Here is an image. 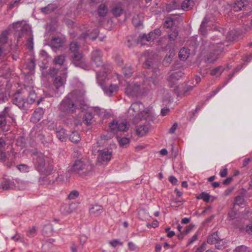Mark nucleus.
<instances>
[{
    "mask_svg": "<svg viewBox=\"0 0 252 252\" xmlns=\"http://www.w3.org/2000/svg\"><path fill=\"white\" fill-rule=\"evenodd\" d=\"M36 94L32 87H27L21 90L17 91L12 96L13 104L23 110H27L30 105L34 103Z\"/></svg>",
    "mask_w": 252,
    "mask_h": 252,
    "instance_id": "nucleus-1",
    "label": "nucleus"
},
{
    "mask_svg": "<svg viewBox=\"0 0 252 252\" xmlns=\"http://www.w3.org/2000/svg\"><path fill=\"white\" fill-rule=\"evenodd\" d=\"M84 103L83 96L80 92L73 91L62 100L60 105V109L63 112H71L75 111L76 109Z\"/></svg>",
    "mask_w": 252,
    "mask_h": 252,
    "instance_id": "nucleus-2",
    "label": "nucleus"
},
{
    "mask_svg": "<svg viewBox=\"0 0 252 252\" xmlns=\"http://www.w3.org/2000/svg\"><path fill=\"white\" fill-rule=\"evenodd\" d=\"M144 107L143 104L141 102H136L132 103L127 111L128 116L132 117L135 123H138L142 119H150V111L148 109L143 110Z\"/></svg>",
    "mask_w": 252,
    "mask_h": 252,
    "instance_id": "nucleus-3",
    "label": "nucleus"
},
{
    "mask_svg": "<svg viewBox=\"0 0 252 252\" xmlns=\"http://www.w3.org/2000/svg\"><path fill=\"white\" fill-rule=\"evenodd\" d=\"M96 76L98 84L106 95L111 96L113 93L118 91V87L117 85L107 83L108 80L107 73H104L101 75V73L98 72L96 73Z\"/></svg>",
    "mask_w": 252,
    "mask_h": 252,
    "instance_id": "nucleus-4",
    "label": "nucleus"
},
{
    "mask_svg": "<svg viewBox=\"0 0 252 252\" xmlns=\"http://www.w3.org/2000/svg\"><path fill=\"white\" fill-rule=\"evenodd\" d=\"M102 53L99 49H95L91 53V62L93 65H95L96 67L102 66L101 71H98L97 73H107L110 70V66L109 65L103 64V60L102 59Z\"/></svg>",
    "mask_w": 252,
    "mask_h": 252,
    "instance_id": "nucleus-5",
    "label": "nucleus"
},
{
    "mask_svg": "<svg viewBox=\"0 0 252 252\" xmlns=\"http://www.w3.org/2000/svg\"><path fill=\"white\" fill-rule=\"evenodd\" d=\"M92 169V166L87 160H76L72 166V170L80 175L85 176Z\"/></svg>",
    "mask_w": 252,
    "mask_h": 252,
    "instance_id": "nucleus-6",
    "label": "nucleus"
},
{
    "mask_svg": "<svg viewBox=\"0 0 252 252\" xmlns=\"http://www.w3.org/2000/svg\"><path fill=\"white\" fill-rule=\"evenodd\" d=\"M211 51L204 56L205 62L212 63L216 61L219 55L223 51L224 47L222 43L212 45L211 47Z\"/></svg>",
    "mask_w": 252,
    "mask_h": 252,
    "instance_id": "nucleus-7",
    "label": "nucleus"
},
{
    "mask_svg": "<svg viewBox=\"0 0 252 252\" xmlns=\"http://www.w3.org/2000/svg\"><path fill=\"white\" fill-rule=\"evenodd\" d=\"M33 162L36 169L39 172L46 171L48 170L45 167V159L43 154L41 152H36L32 156Z\"/></svg>",
    "mask_w": 252,
    "mask_h": 252,
    "instance_id": "nucleus-8",
    "label": "nucleus"
},
{
    "mask_svg": "<svg viewBox=\"0 0 252 252\" xmlns=\"http://www.w3.org/2000/svg\"><path fill=\"white\" fill-rule=\"evenodd\" d=\"M172 3L174 9H179L181 8L185 11L191 9L194 5L193 0H174Z\"/></svg>",
    "mask_w": 252,
    "mask_h": 252,
    "instance_id": "nucleus-9",
    "label": "nucleus"
},
{
    "mask_svg": "<svg viewBox=\"0 0 252 252\" xmlns=\"http://www.w3.org/2000/svg\"><path fill=\"white\" fill-rule=\"evenodd\" d=\"M66 75L67 73L64 71L63 73V76H57L54 81V85L56 88L55 92L58 95L63 94V92Z\"/></svg>",
    "mask_w": 252,
    "mask_h": 252,
    "instance_id": "nucleus-10",
    "label": "nucleus"
},
{
    "mask_svg": "<svg viewBox=\"0 0 252 252\" xmlns=\"http://www.w3.org/2000/svg\"><path fill=\"white\" fill-rule=\"evenodd\" d=\"M142 89L138 83H131L127 85L125 92L129 96H137L142 94Z\"/></svg>",
    "mask_w": 252,
    "mask_h": 252,
    "instance_id": "nucleus-11",
    "label": "nucleus"
},
{
    "mask_svg": "<svg viewBox=\"0 0 252 252\" xmlns=\"http://www.w3.org/2000/svg\"><path fill=\"white\" fill-rule=\"evenodd\" d=\"M109 127L111 130L114 132L117 130L126 131L128 129V124L126 122H117L113 121L109 124Z\"/></svg>",
    "mask_w": 252,
    "mask_h": 252,
    "instance_id": "nucleus-12",
    "label": "nucleus"
},
{
    "mask_svg": "<svg viewBox=\"0 0 252 252\" xmlns=\"http://www.w3.org/2000/svg\"><path fill=\"white\" fill-rule=\"evenodd\" d=\"M72 63L75 66L83 68L86 66L85 59L81 53H77L74 54L72 57Z\"/></svg>",
    "mask_w": 252,
    "mask_h": 252,
    "instance_id": "nucleus-13",
    "label": "nucleus"
},
{
    "mask_svg": "<svg viewBox=\"0 0 252 252\" xmlns=\"http://www.w3.org/2000/svg\"><path fill=\"white\" fill-rule=\"evenodd\" d=\"M159 77L157 74H154L150 77V79L144 81V88L147 89H153L158 84Z\"/></svg>",
    "mask_w": 252,
    "mask_h": 252,
    "instance_id": "nucleus-14",
    "label": "nucleus"
},
{
    "mask_svg": "<svg viewBox=\"0 0 252 252\" xmlns=\"http://www.w3.org/2000/svg\"><path fill=\"white\" fill-rule=\"evenodd\" d=\"M222 241V240L219 237L218 232L213 233L209 235L207 239V243L209 244H216V247L218 249H221L222 246L219 245V244Z\"/></svg>",
    "mask_w": 252,
    "mask_h": 252,
    "instance_id": "nucleus-15",
    "label": "nucleus"
},
{
    "mask_svg": "<svg viewBox=\"0 0 252 252\" xmlns=\"http://www.w3.org/2000/svg\"><path fill=\"white\" fill-rule=\"evenodd\" d=\"M98 160L101 162L109 161L112 158V152L108 150H98Z\"/></svg>",
    "mask_w": 252,
    "mask_h": 252,
    "instance_id": "nucleus-16",
    "label": "nucleus"
},
{
    "mask_svg": "<svg viewBox=\"0 0 252 252\" xmlns=\"http://www.w3.org/2000/svg\"><path fill=\"white\" fill-rule=\"evenodd\" d=\"M183 75L182 71H178L172 73L168 78V81L171 87L175 85Z\"/></svg>",
    "mask_w": 252,
    "mask_h": 252,
    "instance_id": "nucleus-17",
    "label": "nucleus"
},
{
    "mask_svg": "<svg viewBox=\"0 0 252 252\" xmlns=\"http://www.w3.org/2000/svg\"><path fill=\"white\" fill-rule=\"evenodd\" d=\"M32 32L31 27L26 24V21L23 23L21 30L18 35V38H20L23 37H27L28 36L32 35Z\"/></svg>",
    "mask_w": 252,
    "mask_h": 252,
    "instance_id": "nucleus-18",
    "label": "nucleus"
},
{
    "mask_svg": "<svg viewBox=\"0 0 252 252\" xmlns=\"http://www.w3.org/2000/svg\"><path fill=\"white\" fill-rule=\"evenodd\" d=\"M44 114V110L42 108L36 109L32 114L31 118V122L33 123L38 122L43 117Z\"/></svg>",
    "mask_w": 252,
    "mask_h": 252,
    "instance_id": "nucleus-19",
    "label": "nucleus"
},
{
    "mask_svg": "<svg viewBox=\"0 0 252 252\" xmlns=\"http://www.w3.org/2000/svg\"><path fill=\"white\" fill-rule=\"evenodd\" d=\"M103 212V207L98 204L91 205L89 209V213L91 215L97 217Z\"/></svg>",
    "mask_w": 252,
    "mask_h": 252,
    "instance_id": "nucleus-20",
    "label": "nucleus"
},
{
    "mask_svg": "<svg viewBox=\"0 0 252 252\" xmlns=\"http://www.w3.org/2000/svg\"><path fill=\"white\" fill-rule=\"evenodd\" d=\"M10 154L8 153H6L0 149V161L5 162L7 160L5 164L8 167H11L13 164V161L12 160H9L8 158Z\"/></svg>",
    "mask_w": 252,
    "mask_h": 252,
    "instance_id": "nucleus-21",
    "label": "nucleus"
},
{
    "mask_svg": "<svg viewBox=\"0 0 252 252\" xmlns=\"http://www.w3.org/2000/svg\"><path fill=\"white\" fill-rule=\"evenodd\" d=\"M149 129V124L147 123L143 125L138 126L136 128V132L139 136H143L148 132Z\"/></svg>",
    "mask_w": 252,
    "mask_h": 252,
    "instance_id": "nucleus-22",
    "label": "nucleus"
},
{
    "mask_svg": "<svg viewBox=\"0 0 252 252\" xmlns=\"http://www.w3.org/2000/svg\"><path fill=\"white\" fill-rule=\"evenodd\" d=\"M63 44V40L60 37H53L51 41V47L52 49L56 51L57 49L61 47Z\"/></svg>",
    "mask_w": 252,
    "mask_h": 252,
    "instance_id": "nucleus-23",
    "label": "nucleus"
},
{
    "mask_svg": "<svg viewBox=\"0 0 252 252\" xmlns=\"http://www.w3.org/2000/svg\"><path fill=\"white\" fill-rule=\"evenodd\" d=\"M123 4L121 2H119L114 5L112 9V13L115 17L120 16L123 11Z\"/></svg>",
    "mask_w": 252,
    "mask_h": 252,
    "instance_id": "nucleus-24",
    "label": "nucleus"
},
{
    "mask_svg": "<svg viewBox=\"0 0 252 252\" xmlns=\"http://www.w3.org/2000/svg\"><path fill=\"white\" fill-rule=\"evenodd\" d=\"M99 30L97 29H94L91 34H94L92 35L88 33H84L80 37V39H90L92 40H95L98 35Z\"/></svg>",
    "mask_w": 252,
    "mask_h": 252,
    "instance_id": "nucleus-25",
    "label": "nucleus"
},
{
    "mask_svg": "<svg viewBox=\"0 0 252 252\" xmlns=\"http://www.w3.org/2000/svg\"><path fill=\"white\" fill-rule=\"evenodd\" d=\"M74 205L75 204L73 203L63 204L60 209L61 212L64 215L72 212L75 209V208L73 207L72 206Z\"/></svg>",
    "mask_w": 252,
    "mask_h": 252,
    "instance_id": "nucleus-26",
    "label": "nucleus"
},
{
    "mask_svg": "<svg viewBox=\"0 0 252 252\" xmlns=\"http://www.w3.org/2000/svg\"><path fill=\"white\" fill-rule=\"evenodd\" d=\"M53 228L51 224H47L44 225L42 230V235L45 237H49L53 234Z\"/></svg>",
    "mask_w": 252,
    "mask_h": 252,
    "instance_id": "nucleus-27",
    "label": "nucleus"
},
{
    "mask_svg": "<svg viewBox=\"0 0 252 252\" xmlns=\"http://www.w3.org/2000/svg\"><path fill=\"white\" fill-rule=\"evenodd\" d=\"M57 137L61 142L65 141L67 139V134L66 133L65 130L61 128L59 130L56 131Z\"/></svg>",
    "mask_w": 252,
    "mask_h": 252,
    "instance_id": "nucleus-28",
    "label": "nucleus"
},
{
    "mask_svg": "<svg viewBox=\"0 0 252 252\" xmlns=\"http://www.w3.org/2000/svg\"><path fill=\"white\" fill-rule=\"evenodd\" d=\"M108 11L107 6L104 3L100 4L97 8V13L99 16L105 17Z\"/></svg>",
    "mask_w": 252,
    "mask_h": 252,
    "instance_id": "nucleus-29",
    "label": "nucleus"
},
{
    "mask_svg": "<svg viewBox=\"0 0 252 252\" xmlns=\"http://www.w3.org/2000/svg\"><path fill=\"white\" fill-rule=\"evenodd\" d=\"M57 8V6L53 3H50L47 6L42 7L40 9L41 12L45 14H48L53 12Z\"/></svg>",
    "mask_w": 252,
    "mask_h": 252,
    "instance_id": "nucleus-30",
    "label": "nucleus"
},
{
    "mask_svg": "<svg viewBox=\"0 0 252 252\" xmlns=\"http://www.w3.org/2000/svg\"><path fill=\"white\" fill-rule=\"evenodd\" d=\"M94 117L92 113L88 112L85 113L83 118V122L86 125L89 126L91 125L93 121Z\"/></svg>",
    "mask_w": 252,
    "mask_h": 252,
    "instance_id": "nucleus-31",
    "label": "nucleus"
},
{
    "mask_svg": "<svg viewBox=\"0 0 252 252\" xmlns=\"http://www.w3.org/2000/svg\"><path fill=\"white\" fill-rule=\"evenodd\" d=\"M189 50L184 47L180 50L179 53V57L181 60L184 61L189 57Z\"/></svg>",
    "mask_w": 252,
    "mask_h": 252,
    "instance_id": "nucleus-32",
    "label": "nucleus"
},
{
    "mask_svg": "<svg viewBox=\"0 0 252 252\" xmlns=\"http://www.w3.org/2000/svg\"><path fill=\"white\" fill-rule=\"evenodd\" d=\"M247 2L244 0H237L234 6V10L236 11L242 10L246 5Z\"/></svg>",
    "mask_w": 252,
    "mask_h": 252,
    "instance_id": "nucleus-33",
    "label": "nucleus"
},
{
    "mask_svg": "<svg viewBox=\"0 0 252 252\" xmlns=\"http://www.w3.org/2000/svg\"><path fill=\"white\" fill-rule=\"evenodd\" d=\"M69 139L70 141L74 143H78L81 140L80 135L76 131H73L69 135Z\"/></svg>",
    "mask_w": 252,
    "mask_h": 252,
    "instance_id": "nucleus-34",
    "label": "nucleus"
},
{
    "mask_svg": "<svg viewBox=\"0 0 252 252\" xmlns=\"http://www.w3.org/2000/svg\"><path fill=\"white\" fill-rule=\"evenodd\" d=\"M65 56L63 55L56 56L54 57V63L56 65H63L65 61Z\"/></svg>",
    "mask_w": 252,
    "mask_h": 252,
    "instance_id": "nucleus-35",
    "label": "nucleus"
},
{
    "mask_svg": "<svg viewBox=\"0 0 252 252\" xmlns=\"http://www.w3.org/2000/svg\"><path fill=\"white\" fill-rule=\"evenodd\" d=\"M154 63V57L152 54V52L151 54L147 57L146 60L145 62L144 66L146 68H149L152 67Z\"/></svg>",
    "mask_w": 252,
    "mask_h": 252,
    "instance_id": "nucleus-36",
    "label": "nucleus"
},
{
    "mask_svg": "<svg viewBox=\"0 0 252 252\" xmlns=\"http://www.w3.org/2000/svg\"><path fill=\"white\" fill-rule=\"evenodd\" d=\"M117 140L120 146L123 148L127 147L130 142L129 139L126 137L120 138L117 137Z\"/></svg>",
    "mask_w": 252,
    "mask_h": 252,
    "instance_id": "nucleus-37",
    "label": "nucleus"
},
{
    "mask_svg": "<svg viewBox=\"0 0 252 252\" xmlns=\"http://www.w3.org/2000/svg\"><path fill=\"white\" fill-rule=\"evenodd\" d=\"M35 66V60L34 58H30L26 63V68H28L30 72H32L34 70Z\"/></svg>",
    "mask_w": 252,
    "mask_h": 252,
    "instance_id": "nucleus-38",
    "label": "nucleus"
},
{
    "mask_svg": "<svg viewBox=\"0 0 252 252\" xmlns=\"http://www.w3.org/2000/svg\"><path fill=\"white\" fill-rule=\"evenodd\" d=\"M8 33V31H5L0 35V46L1 47L7 42Z\"/></svg>",
    "mask_w": 252,
    "mask_h": 252,
    "instance_id": "nucleus-39",
    "label": "nucleus"
},
{
    "mask_svg": "<svg viewBox=\"0 0 252 252\" xmlns=\"http://www.w3.org/2000/svg\"><path fill=\"white\" fill-rule=\"evenodd\" d=\"M56 174L57 176L55 179L56 181L58 183H62L65 181V180H67V176L66 175V174L63 172H60L58 173H56Z\"/></svg>",
    "mask_w": 252,
    "mask_h": 252,
    "instance_id": "nucleus-40",
    "label": "nucleus"
},
{
    "mask_svg": "<svg viewBox=\"0 0 252 252\" xmlns=\"http://www.w3.org/2000/svg\"><path fill=\"white\" fill-rule=\"evenodd\" d=\"M208 22V20L207 19L206 17H205L201 23L200 25V27L199 29V32L202 35H205L207 33L206 32V25Z\"/></svg>",
    "mask_w": 252,
    "mask_h": 252,
    "instance_id": "nucleus-41",
    "label": "nucleus"
},
{
    "mask_svg": "<svg viewBox=\"0 0 252 252\" xmlns=\"http://www.w3.org/2000/svg\"><path fill=\"white\" fill-rule=\"evenodd\" d=\"M122 71L124 75L126 77H130L133 73V69L129 65L125 66L122 68Z\"/></svg>",
    "mask_w": 252,
    "mask_h": 252,
    "instance_id": "nucleus-42",
    "label": "nucleus"
},
{
    "mask_svg": "<svg viewBox=\"0 0 252 252\" xmlns=\"http://www.w3.org/2000/svg\"><path fill=\"white\" fill-rule=\"evenodd\" d=\"M196 198L198 199H202L204 202H208L210 200V195L206 192H202L196 196Z\"/></svg>",
    "mask_w": 252,
    "mask_h": 252,
    "instance_id": "nucleus-43",
    "label": "nucleus"
},
{
    "mask_svg": "<svg viewBox=\"0 0 252 252\" xmlns=\"http://www.w3.org/2000/svg\"><path fill=\"white\" fill-rule=\"evenodd\" d=\"M149 37H150V33L148 35L146 34H143L139 36L138 41L140 42L142 45L145 44V41L153 40V39H150Z\"/></svg>",
    "mask_w": 252,
    "mask_h": 252,
    "instance_id": "nucleus-44",
    "label": "nucleus"
},
{
    "mask_svg": "<svg viewBox=\"0 0 252 252\" xmlns=\"http://www.w3.org/2000/svg\"><path fill=\"white\" fill-rule=\"evenodd\" d=\"M168 33L170 40H175L178 35V31L176 29H172Z\"/></svg>",
    "mask_w": 252,
    "mask_h": 252,
    "instance_id": "nucleus-45",
    "label": "nucleus"
},
{
    "mask_svg": "<svg viewBox=\"0 0 252 252\" xmlns=\"http://www.w3.org/2000/svg\"><path fill=\"white\" fill-rule=\"evenodd\" d=\"M11 106L5 107L3 111L1 112L0 114H3L5 117H8L12 118L13 116V115L11 112Z\"/></svg>",
    "mask_w": 252,
    "mask_h": 252,
    "instance_id": "nucleus-46",
    "label": "nucleus"
},
{
    "mask_svg": "<svg viewBox=\"0 0 252 252\" xmlns=\"http://www.w3.org/2000/svg\"><path fill=\"white\" fill-rule=\"evenodd\" d=\"M36 234L37 231L35 226H32L26 231V235L29 237H33L36 236Z\"/></svg>",
    "mask_w": 252,
    "mask_h": 252,
    "instance_id": "nucleus-47",
    "label": "nucleus"
},
{
    "mask_svg": "<svg viewBox=\"0 0 252 252\" xmlns=\"http://www.w3.org/2000/svg\"><path fill=\"white\" fill-rule=\"evenodd\" d=\"M223 71L222 67L220 66L212 70L210 73L212 75L219 76L222 73Z\"/></svg>",
    "mask_w": 252,
    "mask_h": 252,
    "instance_id": "nucleus-48",
    "label": "nucleus"
},
{
    "mask_svg": "<svg viewBox=\"0 0 252 252\" xmlns=\"http://www.w3.org/2000/svg\"><path fill=\"white\" fill-rule=\"evenodd\" d=\"M161 34V31L159 29H155L153 32H150V39H155L158 38Z\"/></svg>",
    "mask_w": 252,
    "mask_h": 252,
    "instance_id": "nucleus-49",
    "label": "nucleus"
},
{
    "mask_svg": "<svg viewBox=\"0 0 252 252\" xmlns=\"http://www.w3.org/2000/svg\"><path fill=\"white\" fill-rule=\"evenodd\" d=\"M79 49V45L77 42L73 41L70 44V50L74 54L77 53H79L78 52V50Z\"/></svg>",
    "mask_w": 252,
    "mask_h": 252,
    "instance_id": "nucleus-50",
    "label": "nucleus"
},
{
    "mask_svg": "<svg viewBox=\"0 0 252 252\" xmlns=\"http://www.w3.org/2000/svg\"><path fill=\"white\" fill-rule=\"evenodd\" d=\"M17 168L22 172H28L31 167L25 164H21L17 166Z\"/></svg>",
    "mask_w": 252,
    "mask_h": 252,
    "instance_id": "nucleus-51",
    "label": "nucleus"
},
{
    "mask_svg": "<svg viewBox=\"0 0 252 252\" xmlns=\"http://www.w3.org/2000/svg\"><path fill=\"white\" fill-rule=\"evenodd\" d=\"M79 195V193L77 190H73L68 194L67 198L69 200H74L77 198Z\"/></svg>",
    "mask_w": 252,
    "mask_h": 252,
    "instance_id": "nucleus-52",
    "label": "nucleus"
},
{
    "mask_svg": "<svg viewBox=\"0 0 252 252\" xmlns=\"http://www.w3.org/2000/svg\"><path fill=\"white\" fill-rule=\"evenodd\" d=\"M26 38L27 39L26 46L29 49H32L33 46L32 34L31 36L26 37Z\"/></svg>",
    "mask_w": 252,
    "mask_h": 252,
    "instance_id": "nucleus-53",
    "label": "nucleus"
},
{
    "mask_svg": "<svg viewBox=\"0 0 252 252\" xmlns=\"http://www.w3.org/2000/svg\"><path fill=\"white\" fill-rule=\"evenodd\" d=\"M233 252H250L248 247L244 245H241L237 247Z\"/></svg>",
    "mask_w": 252,
    "mask_h": 252,
    "instance_id": "nucleus-54",
    "label": "nucleus"
},
{
    "mask_svg": "<svg viewBox=\"0 0 252 252\" xmlns=\"http://www.w3.org/2000/svg\"><path fill=\"white\" fill-rule=\"evenodd\" d=\"M7 100V96L4 91L2 88H0V103L5 102Z\"/></svg>",
    "mask_w": 252,
    "mask_h": 252,
    "instance_id": "nucleus-55",
    "label": "nucleus"
},
{
    "mask_svg": "<svg viewBox=\"0 0 252 252\" xmlns=\"http://www.w3.org/2000/svg\"><path fill=\"white\" fill-rule=\"evenodd\" d=\"M132 23L135 27L140 26L142 24V22L139 19V16L138 15L134 16L133 17Z\"/></svg>",
    "mask_w": 252,
    "mask_h": 252,
    "instance_id": "nucleus-56",
    "label": "nucleus"
},
{
    "mask_svg": "<svg viewBox=\"0 0 252 252\" xmlns=\"http://www.w3.org/2000/svg\"><path fill=\"white\" fill-rule=\"evenodd\" d=\"M174 24V22L171 18H167L164 23V27L169 28Z\"/></svg>",
    "mask_w": 252,
    "mask_h": 252,
    "instance_id": "nucleus-57",
    "label": "nucleus"
},
{
    "mask_svg": "<svg viewBox=\"0 0 252 252\" xmlns=\"http://www.w3.org/2000/svg\"><path fill=\"white\" fill-rule=\"evenodd\" d=\"M6 135L0 134V148L4 147L6 145Z\"/></svg>",
    "mask_w": 252,
    "mask_h": 252,
    "instance_id": "nucleus-58",
    "label": "nucleus"
},
{
    "mask_svg": "<svg viewBox=\"0 0 252 252\" xmlns=\"http://www.w3.org/2000/svg\"><path fill=\"white\" fill-rule=\"evenodd\" d=\"M45 180L46 181V182H48L47 183H40L41 184H44V185H53L54 182H55V180L54 179L52 178V177H51V176H48V177H46L45 178Z\"/></svg>",
    "mask_w": 252,
    "mask_h": 252,
    "instance_id": "nucleus-59",
    "label": "nucleus"
},
{
    "mask_svg": "<svg viewBox=\"0 0 252 252\" xmlns=\"http://www.w3.org/2000/svg\"><path fill=\"white\" fill-rule=\"evenodd\" d=\"M6 123V117L3 114H0V128L5 126Z\"/></svg>",
    "mask_w": 252,
    "mask_h": 252,
    "instance_id": "nucleus-60",
    "label": "nucleus"
},
{
    "mask_svg": "<svg viewBox=\"0 0 252 252\" xmlns=\"http://www.w3.org/2000/svg\"><path fill=\"white\" fill-rule=\"evenodd\" d=\"M24 22V21H21L14 22L12 25V28L14 29H17L21 27H22Z\"/></svg>",
    "mask_w": 252,
    "mask_h": 252,
    "instance_id": "nucleus-61",
    "label": "nucleus"
},
{
    "mask_svg": "<svg viewBox=\"0 0 252 252\" xmlns=\"http://www.w3.org/2000/svg\"><path fill=\"white\" fill-rule=\"evenodd\" d=\"M244 202V198L241 196H238L235 198V203L238 205L242 204Z\"/></svg>",
    "mask_w": 252,
    "mask_h": 252,
    "instance_id": "nucleus-62",
    "label": "nucleus"
},
{
    "mask_svg": "<svg viewBox=\"0 0 252 252\" xmlns=\"http://www.w3.org/2000/svg\"><path fill=\"white\" fill-rule=\"evenodd\" d=\"M11 239L15 242L20 241L22 242L23 239L21 238L19 233H16L14 236L11 237Z\"/></svg>",
    "mask_w": 252,
    "mask_h": 252,
    "instance_id": "nucleus-63",
    "label": "nucleus"
},
{
    "mask_svg": "<svg viewBox=\"0 0 252 252\" xmlns=\"http://www.w3.org/2000/svg\"><path fill=\"white\" fill-rule=\"evenodd\" d=\"M227 173H228L227 168H224V169H221L220 171V176L222 178L225 177H226V176L227 175Z\"/></svg>",
    "mask_w": 252,
    "mask_h": 252,
    "instance_id": "nucleus-64",
    "label": "nucleus"
}]
</instances>
